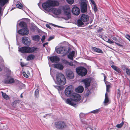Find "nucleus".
Returning <instances> with one entry per match:
<instances>
[{
    "label": "nucleus",
    "instance_id": "obj_1",
    "mask_svg": "<svg viewBox=\"0 0 130 130\" xmlns=\"http://www.w3.org/2000/svg\"><path fill=\"white\" fill-rule=\"evenodd\" d=\"M59 5V3L57 1L48 0L42 3V7L44 10L49 12L51 11L52 7L57 6Z\"/></svg>",
    "mask_w": 130,
    "mask_h": 130
},
{
    "label": "nucleus",
    "instance_id": "obj_2",
    "mask_svg": "<svg viewBox=\"0 0 130 130\" xmlns=\"http://www.w3.org/2000/svg\"><path fill=\"white\" fill-rule=\"evenodd\" d=\"M38 49L35 47H30L28 46H24L19 48V51L23 53H36Z\"/></svg>",
    "mask_w": 130,
    "mask_h": 130
},
{
    "label": "nucleus",
    "instance_id": "obj_3",
    "mask_svg": "<svg viewBox=\"0 0 130 130\" xmlns=\"http://www.w3.org/2000/svg\"><path fill=\"white\" fill-rule=\"evenodd\" d=\"M56 79L57 84L60 85H63L66 83L65 77L64 75L61 73H59L57 74Z\"/></svg>",
    "mask_w": 130,
    "mask_h": 130
},
{
    "label": "nucleus",
    "instance_id": "obj_4",
    "mask_svg": "<svg viewBox=\"0 0 130 130\" xmlns=\"http://www.w3.org/2000/svg\"><path fill=\"white\" fill-rule=\"evenodd\" d=\"M77 73L79 76H83L86 75L87 72V69L83 67H79L76 68Z\"/></svg>",
    "mask_w": 130,
    "mask_h": 130
},
{
    "label": "nucleus",
    "instance_id": "obj_5",
    "mask_svg": "<svg viewBox=\"0 0 130 130\" xmlns=\"http://www.w3.org/2000/svg\"><path fill=\"white\" fill-rule=\"evenodd\" d=\"M72 86L70 85L67 87L64 90L66 96L68 97H72L74 94Z\"/></svg>",
    "mask_w": 130,
    "mask_h": 130
},
{
    "label": "nucleus",
    "instance_id": "obj_6",
    "mask_svg": "<svg viewBox=\"0 0 130 130\" xmlns=\"http://www.w3.org/2000/svg\"><path fill=\"white\" fill-rule=\"evenodd\" d=\"M64 15L66 17L64 18L66 20H67L71 18V13L70 7L68 6H65L63 8Z\"/></svg>",
    "mask_w": 130,
    "mask_h": 130
},
{
    "label": "nucleus",
    "instance_id": "obj_7",
    "mask_svg": "<svg viewBox=\"0 0 130 130\" xmlns=\"http://www.w3.org/2000/svg\"><path fill=\"white\" fill-rule=\"evenodd\" d=\"M55 127L57 129H63L67 127L66 123L63 121H58L55 123Z\"/></svg>",
    "mask_w": 130,
    "mask_h": 130
},
{
    "label": "nucleus",
    "instance_id": "obj_8",
    "mask_svg": "<svg viewBox=\"0 0 130 130\" xmlns=\"http://www.w3.org/2000/svg\"><path fill=\"white\" fill-rule=\"evenodd\" d=\"M91 79L90 78H86L83 79L82 82L84 85L85 88L88 89L90 86Z\"/></svg>",
    "mask_w": 130,
    "mask_h": 130
},
{
    "label": "nucleus",
    "instance_id": "obj_9",
    "mask_svg": "<svg viewBox=\"0 0 130 130\" xmlns=\"http://www.w3.org/2000/svg\"><path fill=\"white\" fill-rule=\"evenodd\" d=\"M22 43L26 45L29 46L31 43V41L27 37L24 36L22 38Z\"/></svg>",
    "mask_w": 130,
    "mask_h": 130
},
{
    "label": "nucleus",
    "instance_id": "obj_10",
    "mask_svg": "<svg viewBox=\"0 0 130 130\" xmlns=\"http://www.w3.org/2000/svg\"><path fill=\"white\" fill-rule=\"evenodd\" d=\"M79 8L77 7L74 6L72 8V12L73 14L77 16L80 13Z\"/></svg>",
    "mask_w": 130,
    "mask_h": 130
},
{
    "label": "nucleus",
    "instance_id": "obj_11",
    "mask_svg": "<svg viewBox=\"0 0 130 130\" xmlns=\"http://www.w3.org/2000/svg\"><path fill=\"white\" fill-rule=\"evenodd\" d=\"M81 10L82 13H85L87 10V5L85 2H82L81 3Z\"/></svg>",
    "mask_w": 130,
    "mask_h": 130
},
{
    "label": "nucleus",
    "instance_id": "obj_12",
    "mask_svg": "<svg viewBox=\"0 0 130 130\" xmlns=\"http://www.w3.org/2000/svg\"><path fill=\"white\" fill-rule=\"evenodd\" d=\"M18 33L22 35H25L28 34L29 31L27 28H22L18 31Z\"/></svg>",
    "mask_w": 130,
    "mask_h": 130
},
{
    "label": "nucleus",
    "instance_id": "obj_13",
    "mask_svg": "<svg viewBox=\"0 0 130 130\" xmlns=\"http://www.w3.org/2000/svg\"><path fill=\"white\" fill-rule=\"evenodd\" d=\"M73 99L68 98L66 100V103L74 107H76L77 106L76 104L73 102Z\"/></svg>",
    "mask_w": 130,
    "mask_h": 130
},
{
    "label": "nucleus",
    "instance_id": "obj_14",
    "mask_svg": "<svg viewBox=\"0 0 130 130\" xmlns=\"http://www.w3.org/2000/svg\"><path fill=\"white\" fill-rule=\"evenodd\" d=\"M66 75L68 78L72 79L74 77V74L73 71L71 70H68L66 72Z\"/></svg>",
    "mask_w": 130,
    "mask_h": 130
},
{
    "label": "nucleus",
    "instance_id": "obj_15",
    "mask_svg": "<svg viewBox=\"0 0 130 130\" xmlns=\"http://www.w3.org/2000/svg\"><path fill=\"white\" fill-rule=\"evenodd\" d=\"M73 99V101L75 102H78L80 101L81 99V96L78 94H75L74 93Z\"/></svg>",
    "mask_w": 130,
    "mask_h": 130
},
{
    "label": "nucleus",
    "instance_id": "obj_16",
    "mask_svg": "<svg viewBox=\"0 0 130 130\" xmlns=\"http://www.w3.org/2000/svg\"><path fill=\"white\" fill-rule=\"evenodd\" d=\"M89 17L88 15L83 14L81 16L80 19L84 22H86L89 20Z\"/></svg>",
    "mask_w": 130,
    "mask_h": 130
},
{
    "label": "nucleus",
    "instance_id": "obj_17",
    "mask_svg": "<svg viewBox=\"0 0 130 130\" xmlns=\"http://www.w3.org/2000/svg\"><path fill=\"white\" fill-rule=\"evenodd\" d=\"M49 59L52 62H56L57 61H59L60 59L57 56H53L49 57Z\"/></svg>",
    "mask_w": 130,
    "mask_h": 130
},
{
    "label": "nucleus",
    "instance_id": "obj_18",
    "mask_svg": "<svg viewBox=\"0 0 130 130\" xmlns=\"http://www.w3.org/2000/svg\"><path fill=\"white\" fill-rule=\"evenodd\" d=\"M51 11H52L54 14L57 15H59L61 12V11L60 9H57L55 8H52Z\"/></svg>",
    "mask_w": 130,
    "mask_h": 130
},
{
    "label": "nucleus",
    "instance_id": "obj_19",
    "mask_svg": "<svg viewBox=\"0 0 130 130\" xmlns=\"http://www.w3.org/2000/svg\"><path fill=\"white\" fill-rule=\"evenodd\" d=\"M92 49L94 52H96L98 53L103 54V52L100 48L96 47H92Z\"/></svg>",
    "mask_w": 130,
    "mask_h": 130
},
{
    "label": "nucleus",
    "instance_id": "obj_20",
    "mask_svg": "<svg viewBox=\"0 0 130 130\" xmlns=\"http://www.w3.org/2000/svg\"><path fill=\"white\" fill-rule=\"evenodd\" d=\"M84 90L83 87L82 86H79L75 89V91L77 92L81 93Z\"/></svg>",
    "mask_w": 130,
    "mask_h": 130
},
{
    "label": "nucleus",
    "instance_id": "obj_21",
    "mask_svg": "<svg viewBox=\"0 0 130 130\" xmlns=\"http://www.w3.org/2000/svg\"><path fill=\"white\" fill-rule=\"evenodd\" d=\"M14 81L13 78H11L8 79H6L4 81L5 84H10L14 83Z\"/></svg>",
    "mask_w": 130,
    "mask_h": 130
},
{
    "label": "nucleus",
    "instance_id": "obj_22",
    "mask_svg": "<svg viewBox=\"0 0 130 130\" xmlns=\"http://www.w3.org/2000/svg\"><path fill=\"white\" fill-rule=\"evenodd\" d=\"M111 67L115 71H116L119 73H121V69L118 67L114 65H112Z\"/></svg>",
    "mask_w": 130,
    "mask_h": 130
},
{
    "label": "nucleus",
    "instance_id": "obj_23",
    "mask_svg": "<svg viewBox=\"0 0 130 130\" xmlns=\"http://www.w3.org/2000/svg\"><path fill=\"white\" fill-rule=\"evenodd\" d=\"M75 54V52L74 51H72L68 55V57L70 59L73 60V58Z\"/></svg>",
    "mask_w": 130,
    "mask_h": 130
},
{
    "label": "nucleus",
    "instance_id": "obj_24",
    "mask_svg": "<svg viewBox=\"0 0 130 130\" xmlns=\"http://www.w3.org/2000/svg\"><path fill=\"white\" fill-rule=\"evenodd\" d=\"M19 25L23 28H27V25L26 23L24 21L21 22L19 24Z\"/></svg>",
    "mask_w": 130,
    "mask_h": 130
},
{
    "label": "nucleus",
    "instance_id": "obj_25",
    "mask_svg": "<svg viewBox=\"0 0 130 130\" xmlns=\"http://www.w3.org/2000/svg\"><path fill=\"white\" fill-rule=\"evenodd\" d=\"M9 0H0V5L1 7H3L7 4Z\"/></svg>",
    "mask_w": 130,
    "mask_h": 130
},
{
    "label": "nucleus",
    "instance_id": "obj_26",
    "mask_svg": "<svg viewBox=\"0 0 130 130\" xmlns=\"http://www.w3.org/2000/svg\"><path fill=\"white\" fill-rule=\"evenodd\" d=\"M65 51V47H60L58 48L57 50V52L59 54L61 53L62 52H63Z\"/></svg>",
    "mask_w": 130,
    "mask_h": 130
},
{
    "label": "nucleus",
    "instance_id": "obj_27",
    "mask_svg": "<svg viewBox=\"0 0 130 130\" xmlns=\"http://www.w3.org/2000/svg\"><path fill=\"white\" fill-rule=\"evenodd\" d=\"M35 58V56L34 55L31 54L28 55L26 58L27 60L29 61L30 60H32Z\"/></svg>",
    "mask_w": 130,
    "mask_h": 130
},
{
    "label": "nucleus",
    "instance_id": "obj_28",
    "mask_svg": "<svg viewBox=\"0 0 130 130\" xmlns=\"http://www.w3.org/2000/svg\"><path fill=\"white\" fill-rule=\"evenodd\" d=\"M54 66L55 68H57L60 70H62L64 68L62 65L59 64H55Z\"/></svg>",
    "mask_w": 130,
    "mask_h": 130
},
{
    "label": "nucleus",
    "instance_id": "obj_29",
    "mask_svg": "<svg viewBox=\"0 0 130 130\" xmlns=\"http://www.w3.org/2000/svg\"><path fill=\"white\" fill-rule=\"evenodd\" d=\"M20 102V100H15L12 103V105L13 107H16L17 104V103H19Z\"/></svg>",
    "mask_w": 130,
    "mask_h": 130
},
{
    "label": "nucleus",
    "instance_id": "obj_30",
    "mask_svg": "<svg viewBox=\"0 0 130 130\" xmlns=\"http://www.w3.org/2000/svg\"><path fill=\"white\" fill-rule=\"evenodd\" d=\"M109 101V100L108 96V94L106 93L105 94V99L104 102L105 103H107Z\"/></svg>",
    "mask_w": 130,
    "mask_h": 130
},
{
    "label": "nucleus",
    "instance_id": "obj_31",
    "mask_svg": "<svg viewBox=\"0 0 130 130\" xmlns=\"http://www.w3.org/2000/svg\"><path fill=\"white\" fill-rule=\"evenodd\" d=\"M1 92L3 97L5 99L7 100V99H9V97L8 96V95L6 94V93H3L2 91Z\"/></svg>",
    "mask_w": 130,
    "mask_h": 130
},
{
    "label": "nucleus",
    "instance_id": "obj_32",
    "mask_svg": "<svg viewBox=\"0 0 130 130\" xmlns=\"http://www.w3.org/2000/svg\"><path fill=\"white\" fill-rule=\"evenodd\" d=\"M82 22L81 19L78 20L77 21V24L78 26H80L84 24V23Z\"/></svg>",
    "mask_w": 130,
    "mask_h": 130
},
{
    "label": "nucleus",
    "instance_id": "obj_33",
    "mask_svg": "<svg viewBox=\"0 0 130 130\" xmlns=\"http://www.w3.org/2000/svg\"><path fill=\"white\" fill-rule=\"evenodd\" d=\"M40 39V36L38 35H36L33 37L32 39L35 41H38Z\"/></svg>",
    "mask_w": 130,
    "mask_h": 130
},
{
    "label": "nucleus",
    "instance_id": "obj_34",
    "mask_svg": "<svg viewBox=\"0 0 130 130\" xmlns=\"http://www.w3.org/2000/svg\"><path fill=\"white\" fill-rule=\"evenodd\" d=\"M117 93V98L119 99L121 95V91L120 89H118Z\"/></svg>",
    "mask_w": 130,
    "mask_h": 130
},
{
    "label": "nucleus",
    "instance_id": "obj_35",
    "mask_svg": "<svg viewBox=\"0 0 130 130\" xmlns=\"http://www.w3.org/2000/svg\"><path fill=\"white\" fill-rule=\"evenodd\" d=\"M39 94V91L38 89H36L35 92V96L37 98Z\"/></svg>",
    "mask_w": 130,
    "mask_h": 130
},
{
    "label": "nucleus",
    "instance_id": "obj_36",
    "mask_svg": "<svg viewBox=\"0 0 130 130\" xmlns=\"http://www.w3.org/2000/svg\"><path fill=\"white\" fill-rule=\"evenodd\" d=\"M16 6L18 8L20 9H22V8H23V5H22L21 3H20V4L19 3L17 4L16 5Z\"/></svg>",
    "mask_w": 130,
    "mask_h": 130
},
{
    "label": "nucleus",
    "instance_id": "obj_37",
    "mask_svg": "<svg viewBox=\"0 0 130 130\" xmlns=\"http://www.w3.org/2000/svg\"><path fill=\"white\" fill-rule=\"evenodd\" d=\"M124 122H122L120 124H117L116 125V127L118 128H120L122 126Z\"/></svg>",
    "mask_w": 130,
    "mask_h": 130
},
{
    "label": "nucleus",
    "instance_id": "obj_38",
    "mask_svg": "<svg viewBox=\"0 0 130 130\" xmlns=\"http://www.w3.org/2000/svg\"><path fill=\"white\" fill-rule=\"evenodd\" d=\"M67 2L71 5L72 4L74 3V0H66Z\"/></svg>",
    "mask_w": 130,
    "mask_h": 130
},
{
    "label": "nucleus",
    "instance_id": "obj_39",
    "mask_svg": "<svg viewBox=\"0 0 130 130\" xmlns=\"http://www.w3.org/2000/svg\"><path fill=\"white\" fill-rule=\"evenodd\" d=\"M99 111V110L98 109H97L93 111H91V112L94 113L96 114L98 113Z\"/></svg>",
    "mask_w": 130,
    "mask_h": 130
},
{
    "label": "nucleus",
    "instance_id": "obj_40",
    "mask_svg": "<svg viewBox=\"0 0 130 130\" xmlns=\"http://www.w3.org/2000/svg\"><path fill=\"white\" fill-rule=\"evenodd\" d=\"M126 72L127 74L130 76V70L128 68H127L126 70Z\"/></svg>",
    "mask_w": 130,
    "mask_h": 130
},
{
    "label": "nucleus",
    "instance_id": "obj_41",
    "mask_svg": "<svg viewBox=\"0 0 130 130\" xmlns=\"http://www.w3.org/2000/svg\"><path fill=\"white\" fill-rule=\"evenodd\" d=\"M23 76L26 78H28L29 77V76L26 72L24 71L23 72Z\"/></svg>",
    "mask_w": 130,
    "mask_h": 130
},
{
    "label": "nucleus",
    "instance_id": "obj_42",
    "mask_svg": "<svg viewBox=\"0 0 130 130\" xmlns=\"http://www.w3.org/2000/svg\"><path fill=\"white\" fill-rule=\"evenodd\" d=\"M110 85H108L106 86V92H109L110 91L109 89L110 88Z\"/></svg>",
    "mask_w": 130,
    "mask_h": 130
},
{
    "label": "nucleus",
    "instance_id": "obj_43",
    "mask_svg": "<svg viewBox=\"0 0 130 130\" xmlns=\"http://www.w3.org/2000/svg\"><path fill=\"white\" fill-rule=\"evenodd\" d=\"M125 37L130 42V35H129L127 34H126Z\"/></svg>",
    "mask_w": 130,
    "mask_h": 130
},
{
    "label": "nucleus",
    "instance_id": "obj_44",
    "mask_svg": "<svg viewBox=\"0 0 130 130\" xmlns=\"http://www.w3.org/2000/svg\"><path fill=\"white\" fill-rule=\"evenodd\" d=\"M106 42L110 44H113L114 43V42L113 41H111L109 39H108V40Z\"/></svg>",
    "mask_w": 130,
    "mask_h": 130
},
{
    "label": "nucleus",
    "instance_id": "obj_45",
    "mask_svg": "<svg viewBox=\"0 0 130 130\" xmlns=\"http://www.w3.org/2000/svg\"><path fill=\"white\" fill-rule=\"evenodd\" d=\"M93 9L94 11L95 12L97 11L98 9L97 8L95 4L94 5V6Z\"/></svg>",
    "mask_w": 130,
    "mask_h": 130
},
{
    "label": "nucleus",
    "instance_id": "obj_46",
    "mask_svg": "<svg viewBox=\"0 0 130 130\" xmlns=\"http://www.w3.org/2000/svg\"><path fill=\"white\" fill-rule=\"evenodd\" d=\"M111 38L112 39H113V40H115L116 41H118L117 39L115 37L111 36Z\"/></svg>",
    "mask_w": 130,
    "mask_h": 130
},
{
    "label": "nucleus",
    "instance_id": "obj_47",
    "mask_svg": "<svg viewBox=\"0 0 130 130\" xmlns=\"http://www.w3.org/2000/svg\"><path fill=\"white\" fill-rule=\"evenodd\" d=\"M45 36L44 35H43L41 39V40L42 42H43V41L45 40Z\"/></svg>",
    "mask_w": 130,
    "mask_h": 130
},
{
    "label": "nucleus",
    "instance_id": "obj_48",
    "mask_svg": "<svg viewBox=\"0 0 130 130\" xmlns=\"http://www.w3.org/2000/svg\"><path fill=\"white\" fill-rule=\"evenodd\" d=\"M20 64L22 67H24L26 66V64L22 62H21Z\"/></svg>",
    "mask_w": 130,
    "mask_h": 130
},
{
    "label": "nucleus",
    "instance_id": "obj_49",
    "mask_svg": "<svg viewBox=\"0 0 130 130\" xmlns=\"http://www.w3.org/2000/svg\"><path fill=\"white\" fill-rule=\"evenodd\" d=\"M54 38V37L52 36H51L48 39V41H50L52 39H53Z\"/></svg>",
    "mask_w": 130,
    "mask_h": 130
},
{
    "label": "nucleus",
    "instance_id": "obj_50",
    "mask_svg": "<svg viewBox=\"0 0 130 130\" xmlns=\"http://www.w3.org/2000/svg\"><path fill=\"white\" fill-rule=\"evenodd\" d=\"M115 42V43L118 46H121V47H122L123 46L122 45L118 43H117L116 42Z\"/></svg>",
    "mask_w": 130,
    "mask_h": 130
},
{
    "label": "nucleus",
    "instance_id": "obj_51",
    "mask_svg": "<svg viewBox=\"0 0 130 130\" xmlns=\"http://www.w3.org/2000/svg\"><path fill=\"white\" fill-rule=\"evenodd\" d=\"M48 42H46L45 43H44L43 44V46L44 47H45V45H47L48 44Z\"/></svg>",
    "mask_w": 130,
    "mask_h": 130
},
{
    "label": "nucleus",
    "instance_id": "obj_52",
    "mask_svg": "<svg viewBox=\"0 0 130 130\" xmlns=\"http://www.w3.org/2000/svg\"><path fill=\"white\" fill-rule=\"evenodd\" d=\"M86 130H93V129L90 127H87L86 129Z\"/></svg>",
    "mask_w": 130,
    "mask_h": 130
},
{
    "label": "nucleus",
    "instance_id": "obj_53",
    "mask_svg": "<svg viewBox=\"0 0 130 130\" xmlns=\"http://www.w3.org/2000/svg\"><path fill=\"white\" fill-rule=\"evenodd\" d=\"M46 26L47 27V28H50H50H51V27L50 26V25H48V24H47L46 25Z\"/></svg>",
    "mask_w": 130,
    "mask_h": 130
},
{
    "label": "nucleus",
    "instance_id": "obj_54",
    "mask_svg": "<svg viewBox=\"0 0 130 130\" xmlns=\"http://www.w3.org/2000/svg\"><path fill=\"white\" fill-rule=\"evenodd\" d=\"M69 64L70 66H73V64L72 62H69Z\"/></svg>",
    "mask_w": 130,
    "mask_h": 130
},
{
    "label": "nucleus",
    "instance_id": "obj_55",
    "mask_svg": "<svg viewBox=\"0 0 130 130\" xmlns=\"http://www.w3.org/2000/svg\"><path fill=\"white\" fill-rule=\"evenodd\" d=\"M2 7L0 6V14H1V12H2Z\"/></svg>",
    "mask_w": 130,
    "mask_h": 130
},
{
    "label": "nucleus",
    "instance_id": "obj_56",
    "mask_svg": "<svg viewBox=\"0 0 130 130\" xmlns=\"http://www.w3.org/2000/svg\"><path fill=\"white\" fill-rule=\"evenodd\" d=\"M91 2L92 3V4H94V5H95V2L93 0H91Z\"/></svg>",
    "mask_w": 130,
    "mask_h": 130
},
{
    "label": "nucleus",
    "instance_id": "obj_57",
    "mask_svg": "<svg viewBox=\"0 0 130 130\" xmlns=\"http://www.w3.org/2000/svg\"><path fill=\"white\" fill-rule=\"evenodd\" d=\"M27 74L28 75V76H29L30 75V73L28 71H27Z\"/></svg>",
    "mask_w": 130,
    "mask_h": 130
},
{
    "label": "nucleus",
    "instance_id": "obj_58",
    "mask_svg": "<svg viewBox=\"0 0 130 130\" xmlns=\"http://www.w3.org/2000/svg\"><path fill=\"white\" fill-rule=\"evenodd\" d=\"M124 68L123 69H126H126H127V68H126V67L125 66H124L123 67Z\"/></svg>",
    "mask_w": 130,
    "mask_h": 130
},
{
    "label": "nucleus",
    "instance_id": "obj_59",
    "mask_svg": "<svg viewBox=\"0 0 130 130\" xmlns=\"http://www.w3.org/2000/svg\"><path fill=\"white\" fill-rule=\"evenodd\" d=\"M90 93H91V92H90V91H89L88 93H86V95H89V94H90Z\"/></svg>",
    "mask_w": 130,
    "mask_h": 130
},
{
    "label": "nucleus",
    "instance_id": "obj_60",
    "mask_svg": "<svg viewBox=\"0 0 130 130\" xmlns=\"http://www.w3.org/2000/svg\"><path fill=\"white\" fill-rule=\"evenodd\" d=\"M104 80H105V79L106 78V76L104 74Z\"/></svg>",
    "mask_w": 130,
    "mask_h": 130
},
{
    "label": "nucleus",
    "instance_id": "obj_61",
    "mask_svg": "<svg viewBox=\"0 0 130 130\" xmlns=\"http://www.w3.org/2000/svg\"><path fill=\"white\" fill-rule=\"evenodd\" d=\"M22 93L21 94V95H20V96L21 98H22L23 97V96L22 95Z\"/></svg>",
    "mask_w": 130,
    "mask_h": 130
},
{
    "label": "nucleus",
    "instance_id": "obj_62",
    "mask_svg": "<svg viewBox=\"0 0 130 130\" xmlns=\"http://www.w3.org/2000/svg\"><path fill=\"white\" fill-rule=\"evenodd\" d=\"M51 24H52V25H53L54 26H56V25H54V24H52L51 23Z\"/></svg>",
    "mask_w": 130,
    "mask_h": 130
},
{
    "label": "nucleus",
    "instance_id": "obj_63",
    "mask_svg": "<svg viewBox=\"0 0 130 130\" xmlns=\"http://www.w3.org/2000/svg\"><path fill=\"white\" fill-rule=\"evenodd\" d=\"M61 98H62L64 100H65V99H64L63 96H61Z\"/></svg>",
    "mask_w": 130,
    "mask_h": 130
}]
</instances>
